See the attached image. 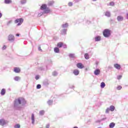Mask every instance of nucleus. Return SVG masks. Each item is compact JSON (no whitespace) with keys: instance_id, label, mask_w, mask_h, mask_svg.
I'll return each mask as SVG.
<instances>
[{"instance_id":"51","label":"nucleus","mask_w":128,"mask_h":128,"mask_svg":"<svg viewBox=\"0 0 128 128\" xmlns=\"http://www.w3.org/2000/svg\"><path fill=\"white\" fill-rule=\"evenodd\" d=\"M93 2H96L97 0H92Z\"/></svg>"},{"instance_id":"52","label":"nucleus","mask_w":128,"mask_h":128,"mask_svg":"<svg viewBox=\"0 0 128 128\" xmlns=\"http://www.w3.org/2000/svg\"><path fill=\"white\" fill-rule=\"evenodd\" d=\"M86 70H88V68H86Z\"/></svg>"},{"instance_id":"10","label":"nucleus","mask_w":128,"mask_h":128,"mask_svg":"<svg viewBox=\"0 0 128 128\" xmlns=\"http://www.w3.org/2000/svg\"><path fill=\"white\" fill-rule=\"evenodd\" d=\"M117 20L118 22H122L124 20V16H117Z\"/></svg>"},{"instance_id":"46","label":"nucleus","mask_w":128,"mask_h":128,"mask_svg":"<svg viewBox=\"0 0 128 128\" xmlns=\"http://www.w3.org/2000/svg\"><path fill=\"white\" fill-rule=\"evenodd\" d=\"M96 64L98 66V62H96Z\"/></svg>"},{"instance_id":"1","label":"nucleus","mask_w":128,"mask_h":128,"mask_svg":"<svg viewBox=\"0 0 128 128\" xmlns=\"http://www.w3.org/2000/svg\"><path fill=\"white\" fill-rule=\"evenodd\" d=\"M26 104V101L23 98H18L14 101V106L15 110H21L22 108Z\"/></svg>"},{"instance_id":"42","label":"nucleus","mask_w":128,"mask_h":128,"mask_svg":"<svg viewBox=\"0 0 128 128\" xmlns=\"http://www.w3.org/2000/svg\"><path fill=\"white\" fill-rule=\"evenodd\" d=\"M62 48H66V44H62Z\"/></svg>"},{"instance_id":"38","label":"nucleus","mask_w":128,"mask_h":128,"mask_svg":"<svg viewBox=\"0 0 128 128\" xmlns=\"http://www.w3.org/2000/svg\"><path fill=\"white\" fill-rule=\"evenodd\" d=\"M122 78V75H118V76H117V78L118 80H120V78Z\"/></svg>"},{"instance_id":"43","label":"nucleus","mask_w":128,"mask_h":128,"mask_svg":"<svg viewBox=\"0 0 128 128\" xmlns=\"http://www.w3.org/2000/svg\"><path fill=\"white\" fill-rule=\"evenodd\" d=\"M6 46H4L2 48V50H6Z\"/></svg>"},{"instance_id":"26","label":"nucleus","mask_w":128,"mask_h":128,"mask_svg":"<svg viewBox=\"0 0 128 128\" xmlns=\"http://www.w3.org/2000/svg\"><path fill=\"white\" fill-rule=\"evenodd\" d=\"M54 4V0H52V1H49L48 2V6H52V4Z\"/></svg>"},{"instance_id":"3","label":"nucleus","mask_w":128,"mask_h":128,"mask_svg":"<svg viewBox=\"0 0 128 128\" xmlns=\"http://www.w3.org/2000/svg\"><path fill=\"white\" fill-rule=\"evenodd\" d=\"M112 34V31L108 29H105L103 32V36L104 38H109Z\"/></svg>"},{"instance_id":"39","label":"nucleus","mask_w":128,"mask_h":128,"mask_svg":"<svg viewBox=\"0 0 128 128\" xmlns=\"http://www.w3.org/2000/svg\"><path fill=\"white\" fill-rule=\"evenodd\" d=\"M72 2H70L68 4V6H72Z\"/></svg>"},{"instance_id":"37","label":"nucleus","mask_w":128,"mask_h":128,"mask_svg":"<svg viewBox=\"0 0 128 128\" xmlns=\"http://www.w3.org/2000/svg\"><path fill=\"white\" fill-rule=\"evenodd\" d=\"M110 108H107L106 110V114H108L110 112Z\"/></svg>"},{"instance_id":"17","label":"nucleus","mask_w":128,"mask_h":128,"mask_svg":"<svg viewBox=\"0 0 128 128\" xmlns=\"http://www.w3.org/2000/svg\"><path fill=\"white\" fill-rule=\"evenodd\" d=\"M47 104L48 106H52V104H54V101H52V100H48L47 102Z\"/></svg>"},{"instance_id":"30","label":"nucleus","mask_w":128,"mask_h":128,"mask_svg":"<svg viewBox=\"0 0 128 128\" xmlns=\"http://www.w3.org/2000/svg\"><path fill=\"white\" fill-rule=\"evenodd\" d=\"M12 20H10L9 21H8L6 24L8 26H10V24H12Z\"/></svg>"},{"instance_id":"14","label":"nucleus","mask_w":128,"mask_h":128,"mask_svg":"<svg viewBox=\"0 0 128 128\" xmlns=\"http://www.w3.org/2000/svg\"><path fill=\"white\" fill-rule=\"evenodd\" d=\"M14 72L16 74H19V72H20V69L18 68H14Z\"/></svg>"},{"instance_id":"29","label":"nucleus","mask_w":128,"mask_h":128,"mask_svg":"<svg viewBox=\"0 0 128 128\" xmlns=\"http://www.w3.org/2000/svg\"><path fill=\"white\" fill-rule=\"evenodd\" d=\"M28 0H20V4H26V1Z\"/></svg>"},{"instance_id":"49","label":"nucleus","mask_w":128,"mask_h":128,"mask_svg":"<svg viewBox=\"0 0 128 128\" xmlns=\"http://www.w3.org/2000/svg\"><path fill=\"white\" fill-rule=\"evenodd\" d=\"M16 36H20V34H16Z\"/></svg>"},{"instance_id":"19","label":"nucleus","mask_w":128,"mask_h":128,"mask_svg":"<svg viewBox=\"0 0 128 128\" xmlns=\"http://www.w3.org/2000/svg\"><path fill=\"white\" fill-rule=\"evenodd\" d=\"M115 126H116V124H114V122H111L109 124V127L110 128H114Z\"/></svg>"},{"instance_id":"6","label":"nucleus","mask_w":128,"mask_h":128,"mask_svg":"<svg viewBox=\"0 0 128 128\" xmlns=\"http://www.w3.org/2000/svg\"><path fill=\"white\" fill-rule=\"evenodd\" d=\"M8 40L9 42H14V35L10 34L8 36Z\"/></svg>"},{"instance_id":"36","label":"nucleus","mask_w":128,"mask_h":128,"mask_svg":"<svg viewBox=\"0 0 128 128\" xmlns=\"http://www.w3.org/2000/svg\"><path fill=\"white\" fill-rule=\"evenodd\" d=\"M121 88H122V87L120 86H119L116 88V90H120Z\"/></svg>"},{"instance_id":"20","label":"nucleus","mask_w":128,"mask_h":128,"mask_svg":"<svg viewBox=\"0 0 128 128\" xmlns=\"http://www.w3.org/2000/svg\"><path fill=\"white\" fill-rule=\"evenodd\" d=\"M110 112H114V110H116V107H114V106H110L109 108Z\"/></svg>"},{"instance_id":"5","label":"nucleus","mask_w":128,"mask_h":128,"mask_svg":"<svg viewBox=\"0 0 128 128\" xmlns=\"http://www.w3.org/2000/svg\"><path fill=\"white\" fill-rule=\"evenodd\" d=\"M14 22L15 24H18L17 26H21L22 24L24 22V19L22 18L16 19L15 20Z\"/></svg>"},{"instance_id":"24","label":"nucleus","mask_w":128,"mask_h":128,"mask_svg":"<svg viewBox=\"0 0 128 128\" xmlns=\"http://www.w3.org/2000/svg\"><path fill=\"white\" fill-rule=\"evenodd\" d=\"M66 32H68V29H63L61 32L62 34H66Z\"/></svg>"},{"instance_id":"25","label":"nucleus","mask_w":128,"mask_h":128,"mask_svg":"<svg viewBox=\"0 0 128 128\" xmlns=\"http://www.w3.org/2000/svg\"><path fill=\"white\" fill-rule=\"evenodd\" d=\"M44 112H45L44 110H41L39 112V114L40 116H44Z\"/></svg>"},{"instance_id":"9","label":"nucleus","mask_w":128,"mask_h":128,"mask_svg":"<svg viewBox=\"0 0 128 128\" xmlns=\"http://www.w3.org/2000/svg\"><path fill=\"white\" fill-rule=\"evenodd\" d=\"M34 114H32V116H31V120H32V124H34V122H36V120H34Z\"/></svg>"},{"instance_id":"27","label":"nucleus","mask_w":128,"mask_h":128,"mask_svg":"<svg viewBox=\"0 0 128 128\" xmlns=\"http://www.w3.org/2000/svg\"><path fill=\"white\" fill-rule=\"evenodd\" d=\"M84 56L86 60H88L90 58V55L88 53L85 54Z\"/></svg>"},{"instance_id":"40","label":"nucleus","mask_w":128,"mask_h":128,"mask_svg":"<svg viewBox=\"0 0 128 128\" xmlns=\"http://www.w3.org/2000/svg\"><path fill=\"white\" fill-rule=\"evenodd\" d=\"M35 78H36V80H38V78H40V76L36 75V76H35Z\"/></svg>"},{"instance_id":"34","label":"nucleus","mask_w":128,"mask_h":128,"mask_svg":"<svg viewBox=\"0 0 128 128\" xmlns=\"http://www.w3.org/2000/svg\"><path fill=\"white\" fill-rule=\"evenodd\" d=\"M42 88V85L41 84H38L37 86H36V88L38 90H40V88Z\"/></svg>"},{"instance_id":"2","label":"nucleus","mask_w":128,"mask_h":128,"mask_svg":"<svg viewBox=\"0 0 128 128\" xmlns=\"http://www.w3.org/2000/svg\"><path fill=\"white\" fill-rule=\"evenodd\" d=\"M52 10H50V8H48V6L46 4H43L40 7V10L36 11L35 12V14H37V16L40 18L44 14H50Z\"/></svg>"},{"instance_id":"11","label":"nucleus","mask_w":128,"mask_h":128,"mask_svg":"<svg viewBox=\"0 0 128 128\" xmlns=\"http://www.w3.org/2000/svg\"><path fill=\"white\" fill-rule=\"evenodd\" d=\"M76 66L78 68H84V66L82 65V63H78L76 64Z\"/></svg>"},{"instance_id":"33","label":"nucleus","mask_w":128,"mask_h":128,"mask_svg":"<svg viewBox=\"0 0 128 128\" xmlns=\"http://www.w3.org/2000/svg\"><path fill=\"white\" fill-rule=\"evenodd\" d=\"M52 76H58V72H56V71H54V72H52Z\"/></svg>"},{"instance_id":"28","label":"nucleus","mask_w":128,"mask_h":128,"mask_svg":"<svg viewBox=\"0 0 128 128\" xmlns=\"http://www.w3.org/2000/svg\"><path fill=\"white\" fill-rule=\"evenodd\" d=\"M68 56L70 58H76L74 54H69Z\"/></svg>"},{"instance_id":"15","label":"nucleus","mask_w":128,"mask_h":128,"mask_svg":"<svg viewBox=\"0 0 128 128\" xmlns=\"http://www.w3.org/2000/svg\"><path fill=\"white\" fill-rule=\"evenodd\" d=\"M14 80L16 82H18V81L20 80L21 78H20V77L18 76H16L15 77H14Z\"/></svg>"},{"instance_id":"31","label":"nucleus","mask_w":128,"mask_h":128,"mask_svg":"<svg viewBox=\"0 0 128 128\" xmlns=\"http://www.w3.org/2000/svg\"><path fill=\"white\" fill-rule=\"evenodd\" d=\"M62 44H63L62 42H58V44L57 46H58V48H62Z\"/></svg>"},{"instance_id":"50","label":"nucleus","mask_w":128,"mask_h":128,"mask_svg":"<svg viewBox=\"0 0 128 128\" xmlns=\"http://www.w3.org/2000/svg\"><path fill=\"white\" fill-rule=\"evenodd\" d=\"M126 18H127V20H128V13L127 14H126Z\"/></svg>"},{"instance_id":"12","label":"nucleus","mask_w":128,"mask_h":128,"mask_svg":"<svg viewBox=\"0 0 128 128\" xmlns=\"http://www.w3.org/2000/svg\"><path fill=\"white\" fill-rule=\"evenodd\" d=\"M102 40V37L100 36H96L94 38L95 42H100Z\"/></svg>"},{"instance_id":"32","label":"nucleus","mask_w":128,"mask_h":128,"mask_svg":"<svg viewBox=\"0 0 128 128\" xmlns=\"http://www.w3.org/2000/svg\"><path fill=\"white\" fill-rule=\"evenodd\" d=\"M104 86H106V84H104V82H102L100 84V87L102 88H104Z\"/></svg>"},{"instance_id":"48","label":"nucleus","mask_w":128,"mask_h":128,"mask_svg":"<svg viewBox=\"0 0 128 128\" xmlns=\"http://www.w3.org/2000/svg\"><path fill=\"white\" fill-rule=\"evenodd\" d=\"M38 50H42V48H41L40 47H39V48H38Z\"/></svg>"},{"instance_id":"16","label":"nucleus","mask_w":128,"mask_h":128,"mask_svg":"<svg viewBox=\"0 0 128 128\" xmlns=\"http://www.w3.org/2000/svg\"><path fill=\"white\" fill-rule=\"evenodd\" d=\"M1 96H4L6 94V89L2 88L0 92Z\"/></svg>"},{"instance_id":"13","label":"nucleus","mask_w":128,"mask_h":128,"mask_svg":"<svg viewBox=\"0 0 128 128\" xmlns=\"http://www.w3.org/2000/svg\"><path fill=\"white\" fill-rule=\"evenodd\" d=\"M73 74L74 76H78V74H80V70L78 69L74 70L73 71Z\"/></svg>"},{"instance_id":"4","label":"nucleus","mask_w":128,"mask_h":128,"mask_svg":"<svg viewBox=\"0 0 128 128\" xmlns=\"http://www.w3.org/2000/svg\"><path fill=\"white\" fill-rule=\"evenodd\" d=\"M8 124V120H6L4 118L0 119V126H6Z\"/></svg>"},{"instance_id":"21","label":"nucleus","mask_w":128,"mask_h":128,"mask_svg":"<svg viewBox=\"0 0 128 128\" xmlns=\"http://www.w3.org/2000/svg\"><path fill=\"white\" fill-rule=\"evenodd\" d=\"M12 0H4V4H12Z\"/></svg>"},{"instance_id":"18","label":"nucleus","mask_w":128,"mask_h":128,"mask_svg":"<svg viewBox=\"0 0 128 128\" xmlns=\"http://www.w3.org/2000/svg\"><path fill=\"white\" fill-rule=\"evenodd\" d=\"M104 14L106 16H107L108 18H110V12L107 11L105 12Z\"/></svg>"},{"instance_id":"22","label":"nucleus","mask_w":128,"mask_h":128,"mask_svg":"<svg viewBox=\"0 0 128 128\" xmlns=\"http://www.w3.org/2000/svg\"><path fill=\"white\" fill-rule=\"evenodd\" d=\"M54 52L56 54H58V52H60V49L56 47L54 48Z\"/></svg>"},{"instance_id":"44","label":"nucleus","mask_w":128,"mask_h":128,"mask_svg":"<svg viewBox=\"0 0 128 128\" xmlns=\"http://www.w3.org/2000/svg\"><path fill=\"white\" fill-rule=\"evenodd\" d=\"M46 128H50V125L48 124L46 126Z\"/></svg>"},{"instance_id":"45","label":"nucleus","mask_w":128,"mask_h":128,"mask_svg":"<svg viewBox=\"0 0 128 128\" xmlns=\"http://www.w3.org/2000/svg\"><path fill=\"white\" fill-rule=\"evenodd\" d=\"M2 16V14L1 12H0V18Z\"/></svg>"},{"instance_id":"41","label":"nucleus","mask_w":128,"mask_h":128,"mask_svg":"<svg viewBox=\"0 0 128 128\" xmlns=\"http://www.w3.org/2000/svg\"><path fill=\"white\" fill-rule=\"evenodd\" d=\"M110 6H114V2H110Z\"/></svg>"},{"instance_id":"35","label":"nucleus","mask_w":128,"mask_h":128,"mask_svg":"<svg viewBox=\"0 0 128 128\" xmlns=\"http://www.w3.org/2000/svg\"><path fill=\"white\" fill-rule=\"evenodd\" d=\"M20 128V125L19 124H16L14 126V128Z\"/></svg>"},{"instance_id":"7","label":"nucleus","mask_w":128,"mask_h":128,"mask_svg":"<svg viewBox=\"0 0 128 128\" xmlns=\"http://www.w3.org/2000/svg\"><path fill=\"white\" fill-rule=\"evenodd\" d=\"M100 74V69H96L94 71V74L95 76H98Z\"/></svg>"},{"instance_id":"23","label":"nucleus","mask_w":128,"mask_h":128,"mask_svg":"<svg viewBox=\"0 0 128 128\" xmlns=\"http://www.w3.org/2000/svg\"><path fill=\"white\" fill-rule=\"evenodd\" d=\"M68 26V23H65L64 24H62V28H66Z\"/></svg>"},{"instance_id":"8","label":"nucleus","mask_w":128,"mask_h":128,"mask_svg":"<svg viewBox=\"0 0 128 128\" xmlns=\"http://www.w3.org/2000/svg\"><path fill=\"white\" fill-rule=\"evenodd\" d=\"M114 68H116V70H120V68H122L120 66V65L118 64H114Z\"/></svg>"},{"instance_id":"47","label":"nucleus","mask_w":128,"mask_h":128,"mask_svg":"<svg viewBox=\"0 0 128 128\" xmlns=\"http://www.w3.org/2000/svg\"><path fill=\"white\" fill-rule=\"evenodd\" d=\"M74 88V86H72L71 87H70V88Z\"/></svg>"}]
</instances>
